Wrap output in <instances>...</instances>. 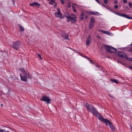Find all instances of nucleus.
Masks as SVG:
<instances>
[{
    "label": "nucleus",
    "mask_w": 132,
    "mask_h": 132,
    "mask_svg": "<svg viewBox=\"0 0 132 132\" xmlns=\"http://www.w3.org/2000/svg\"><path fill=\"white\" fill-rule=\"evenodd\" d=\"M104 2L105 4H107L108 2V0H104Z\"/></svg>",
    "instance_id": "obj_32"
},
{
    "label": "nucleus",
    "mask_w": 132,
    "mask_h": 132,
    "mask_svg": "<svg viewBox=\"0 0 132 132\" xmlns=\"http://www.w3.org/2000/svg\"><path fill=\"white\" fill-rule=\"evenodd\" d=\"M123 14H121L120 16H123Z\"/></svg>",
    "instance_id": "obj_48"
},
{
    "label": "nucleus",
    "mask_w": 132,
    "mask_h": 132,
    "mask_svg": "<svg viewBox=\"0 0 132 132\" xmlns=\"http://www.w3.org/2000/svg\"><path fill=\"white\" fill-rule=\"evenodd\" d=\"M98 38H100V36H99Z\"/></svg>",
    "instance_id": "obj_53"
},
{
    "label": "nucleus",
    "mask_w": 132,
    "mask_h": 132,
    "mask_svg": "<svg viewBox=\"0 0 132 132\" xmlns=\"http://www.w3.org/2000/svg\"><path fill=\"white\" fill-rule=\"evenodd\" d=\"M55 17L61 19H62L64 18V16L61 13L60 9L59 8L57 9V12L55 13Z\"/></svg>",
    "instance_id": "obj_3"
},
{
    "label": "nucleus",
    "mask_w": 132,
    "mask_h": 132,
    "mask_svg": "<svg viewBox=\"0 0 132 132\" xmlns=\"http://www.w3.org/2000/svg\"><path fill=\"white\" fill-rule=\"evenodd\" d=\"M104 122L106 125H108V124L109 125H110L111 123L109 120L106 119H105Z\"/></svg>",
    "instance_id": "obj_13"
},
{
    "label": "nucleus",
    "mask_w": 132,
    "mask_h": 132,
    "mask_svg": "<svg viewBox=\"0 0 132 132\" xmlns=\"http://www.w3.org/2000/svg\"><path fill=\"white\" fill-rule=\"evenodd\" d=\"M84 13L82 12L81 13L80 15V18L81 20H83L84 19Z\"/></svg>",
    "instance_id": "obj_17"
},
{
    "label": "nucleus",
    "mask_w": 132,
    "mask_h": 132,
    "mask_svg": "<svg viewBox=\"0 0 132 132\" xmlns=\"http://www.w3.org/2000/svg\"><path fill=\"white\" fill-rule=\"evenodd\" d=\"M62 36L63 37H64L65 39H68L69 40V38H68V36L67 35H62Z\"/></svg>",
    "instance_id": "obj_20"
},
{
    "label": "nucleus",
    "mask_w": 132,
    "mask_h": 132,
    "mask_svg": "<svg viewBox=\"0 0 132 132\" xmlns=\"http://www.w3.org/2000/svg\"><path fill=\"white\" fill-rule=\"evenodd\" d=\"M68 7H70V5H69Z\"/></svg>",
    "instance_id": "obj_50"
},
{
    "label": "nucleus",
    "mask_w": 132,
    "mask_h": 132,
    "mask_svg": "<svg viewBox=\"0 0 132 132\" xmlns=\"http://www.w3.org/2000/svg\"><path fill=\"white\" fill-rule=\"evenodd\" d=\"M114 13L116 14L117 15H119L120 16V14H120V13H116V12H114Z\"/></svg>",
    "instance_id": "obj_35"
},
{
    "label": "nucleus",
    "mask_w": 132,
    "mask_h": 132,
    "mask_svg": "<svg viewBox=\"0 0 132 132\" xmlns=\"http://www.w3.org/2000/svg\"><path fill=\"white\" fill-rule=\"evenodd\" d=\"M102 5L104 7H106L105 6L103 3H102Z\"/></svg>",
    "instance_id": "obj_46"
},
{
    "label": "nucleus",
    "mask_w": 132,
    "mask_h": 132,
    "mask_svg": "<svg viewBox=\"0 0 132 132\" xmlns=\"http://www.w3.org/2000/svg\"><path fill=\"white\" fill-rule=\"evenodd\" d=\"M20 75L21 81H27V78L26 75H23L22 76L20 73Z\"/></svg>",
    "instance_id": "obj_9"
},
{
    "label": "nucleus",
    "mask_w": 132,
    "mask_h": 132,
    "mask_svg": "<svg viewBox=\"0 0 132 132\" xmlns=\"http://www.w3.org/2000/svg\"><path fill=\"white\" fill-rule=\"evenodd\" d=\"M72 7L73 10V11H74V12H76V8L75 7H74L73 6H72Z\"/></svg>",
    "instance_id": "obj_28"
},
{
    "label": "nucleus",
    "mask_w": 132,
    "mask_h": 132,
    "mask_svg": "<svg viewBox=\"0 0 132 132\" xmlns=\"http://www.w3.org/2000/svg\"><path fill=\"white\" fill-rule=\"evenodd\" d=\"M129 6L130 7H131L132 6V4L130 2L129 4Z\"/></svg>",
    "instance_id": "obj_36"
},
{
    "label": "nucleus",
    "mask_w": 132,
    "mask_h": 132,
    "mask_svg": "<svg viewBox=\"0 0 132 132\" xmlns=\"http://www.w3.org/2000/svg\"><path fill=\"white\" fill-rule=\"evenodd\" d=\"M85 106L87 111L90 112L93 115L97 112L96 109L92 105L89 104L88 103H86Z\"/></svg>",
    "instance_id": "obj_1"
},
{
    "label": "nucleus",
    "mask_w": 132,
    "mask_h": 132,
    "mask_svg": "<svg viewBox=\"0 0 132 132\" xmlns=\"http://www.w3.org/2000/svg\"><path fill=\"white\" fill-rule=\"evenodd\" d=\"M21 44V42L19 40H17L13 42L11 46L14 49L18 50L19 49Z\"/></svg>",
    "instance_id": "obj_2"
},
{
    "label": "nucleus",
    "mask_w": 132,
    "mask_h": 132,
    "mask_svg": "<svg viewBox=\"0 0 132 132\" xmlns=\"http://www.w3.org/2000/svg\"><path fill=\"white\" fill-rule=\"evenodd\" d=\"M87 18V16H86V17H85V18Z\"/></svg>",
    "instance_id": "obj_52"
},
{
    "label": "nucleus",
    "mask_w": 132,
    "mask_h": 132,
    "mask_svg": "<svg viewBox=\"0 0 132 132\" xmlns=\"http://www.w3.org/2000/svg\"><path fill=\"white\" fill-rule=\"evenodd\" d=\"M40 100L46 102L47 104H49L50 103V101H51V100L50 99L48 96H44L40 99Z\"/></svg>",
    "instance_id": "obj_5"
},
{
    "label": "nucleus",
    "mask_w": 132,
    "mask_h": 132,
    "mask_svg": "<svg viewBox=\"0 0 132 132\" xmlns=\"http://www.w3.org/2000/svg\"><path fill=\"white\" fill-rule=\"evenodd\" d=\"M95 67L96 68H97V67H98V68H99V67L98 66V65H95Z\"/></svg>",
    "instance_id": "obj_45"
},
{
    "label": "nucleus",
    "mask_w": 132,
    "mask_h": 132,
    "mask_svg": "<svg viewBox=\"0 0 132 132\" xmlns=\"http://www.w3.org/2000/svg\"><path fill=\"white\" fill-rule=\"evenodd\" d=\"M85 57L86 58V59H88V60H89L90 61V62H91L92 63H94L93 62H92L91 60H89V58L88 57H87L86 56H84V57Z\"/></svg>",
    "instance_id": "obj_29"
},
{
    "label": "nucleus",
    "mask_w": 132,
    "mask_h": 132,
    "mask_svg": "<svg viewBox=\"0 0 132 132\" xmlns=\"http://www.w3.org/2000/svg\"><path fill=\"white\" fill-rule=\"evenodd\" d=\"M109 125L110 126V128H111V129L113 130H115L113 126L112 125V123H111L110 125Z\"/></svg>",
    "instance_id": "obj_21"
},
{
    "label": "nucleus",
    "mask_w": 132,
    "mask_h": 132,
    "mask_svg": "<svg viewBox=\"0 0 132 132\" xmlns=\"http://www.w3.org/2000/svg\"><path fill=\"white\" fill-rule=\"evenodd\" d=\"M128 60H130V61H132V58H129Z\"/></svg>",
    "instance_id": "obj_44"
},
{
    "label": "nucleus",
    "mask_w": 132,
    "mask_h": 132,
    "mask_svg": "<svg viewBox=\"0 0 132 132\" xmlns=\"http://www.w3.org/2000/svg\"><path fill=\"white\" fill-rule=\"evenodd\" d=\"M114 3L116 4L117 3V0L115 1L114 2Z\"/></svg>",
    "instance_id": "obj_43"
},
{
    "label": "nucleus",
    "mask_w": 132,
    "mask_h": 132,
    "mask_svg": "<svg viewBox=\"0 0 132 132\" xmlns=\"http://www.w3.org/2000/svg\"><path fill=\"white\" fill-rule=\"evenodd\" d=\"M19 70L21 72L23 75H27V72L26 71L24 68H21L19 69Z\"/></svg>",
    "instance_id": "obj_10"
},
{
    "label": "nucleus",
    "mask_w": 132,
    "mask_h": 132,
    "mask_svg": "<svg viewBox=\"0 0 132 132\" xmlns=\"http://www.w3.org/2000/svg\"><path fill=\"white\" fill-rule=\"evenodd\" d=\"M101 32L104 33V34H108V32L107 31H105L103 30H101L100 31Z\"/></svg>",
    "instance_id": "obj_23"
},
{
    "label": "nucleus",
    "mask_w": 132,
    "mask_h": 132,
    "mask_svg": "<svg viewBox=\"0 0 132 132\" xmlns=\"http://www.w3.org/2000/svg\"><path fill=\"white\" fill-rule=\"evenodd\" d=\"M4 132H9V130H7L6 131H5Z\"/></svg>",
    "instance_id": "obj_47"
},
{
    "label": "nucleus",
    "mask_w": 132,
    "mask_h": 132,
    "mask_svg": "<svg viewBox=\"0 0 132 132\" xmlns=\"http://www.w3.org/2000/svg\"><path fill=\"white\" fill-rule=\"evenodd\" d=\"M40 57V59H42V58L41 57V55L40 54H37Z\"/></svg>",
    "instance_id": "obj_37"
},
{
    "label": "nucleus",
    "mask_w": 132,
    "mask_h": 132,
    "mask_svg": "<svg viewBox=\"0 0 132 132\" xmlns=\"http://www.w3.org/2000/svg\"><path fill=\"white\" fill-rule=\"evenodd\" d=\"M5 131V130H3L2 129L0 128V132H3V131Z\"/></svg>",
    "instance_id": "obj_33"
},
{
    "label": "nucleus",
    "mask_w": 132,
    "mask_h": 132,
    "mask_svg": "<svg viewBox=\"0 0 132 132\" xmlns=\"http://www.w3.org/2000/svg\"><path fill=\"white\" fill-rule=\"evenodd\" d=\"M78 53H79V54L80 55V53L79 52Z\"/></svg>",
    "instance_id": "obj_51"
},
{
    "label": "nucleus",
    "mask_w": 132,
    "mask_h": 132,
    "mask_svg": "<svg viewBox=\"0 0 132 132\" xmlns=\"http://www.w3.org/2000/svg\"><path fill=\"white\" fill-rule=\"evenodd\" d=\"M128 51L129 52H132V46L129 47V49Z\"/></svg>",
    "instance_id": "obj_27"
},
{
    "label": "nucleus",
    "mask_w": 132,
    "mask_h": 132,
    "mask_svg": "<svg viewBox=\"0 0 132 132\" xmlns=\"http://www.w3.org/2000/svg\"><path fill=\"white\" fill-rule=\"evenodd\" d=\"M131 129L132 130V128H131Z\"/></svg>",
    "instance_id": "obj_54"
},
{
    "label": "nucleus",
    "mask_w": 132,
    "mask_h": 132,
    "mask_svg": "<svg viewBox=\"0 0 132 132\" xmlns=\"http://www.w3.org/2000/svg\"><path fill=\"white\" fill-rule=\"evenodd\" d=\"M107 9H108L111 12H113V11H112V10L111 9H109V8H108V7H107Z\"/></svg>",
    "instance_id": "obj_38"
},
{
    "label": "nucleus",
    "mask_w": 132,
    "mask_h": 132,
    "mask_svg": "<svg viewBox=\"0 0 132 132\" xmlns=\"http://www.w3.org/2000/svg\"><path fill=\"white\" fill-rule=\"evenodd\" d=\"M123 17H124L125 18H127L128 19H132V17H129L127 15H126L125 14H123Z\"/></svg>",
    "instance_id": "obj_18"
},
{
    "label": "nucleus",
    "mask_w": 132,
    "mask_h": 132,
    "mask_svg": "<svg viewBox=\"0 0 132 132\" xmlns=\"http://www.w3.org/2000/svg\"><path fill=\"white\" fill-rule=\"evenodd\" d=\"M118 55L120 57L122 58H125L128 60L130 61V60H129L128 59H129L131 58L128 57L126 54L125 53H124L123 52H119L118 53Z\"/></svg>",
    "instance_id": "obj_6"
},
{
    "label": "nucleus",
    "mask_w": 132,
    "mask_h": 132,
    "mask_svg": "<svg viewBox=\"0 0 132 132\" xmlns=\"http://www.w3.org/2000/svg\"><path fill=\"white\" fill-rule=\"evenodd\" d=\"M64 15L67 18V21L68 22L70 21V18L71 17L69 14L67 12H65L64 13Z\"/></svg>",
    "instance_id": "obj_11"
},
{
    "label": "nucleus",
    "mask_w": 132,
    "mask_h": 132,
    "mask_svg": "<svg viewBox=\"0 0 132 132\" xmlns=\"http://www.w3.org/2000/svg\"><path fill=\"white\" fill-rule=\"evenodd\" d=\"M29 5L30 6H31L32 7L36 6L38 8L39 7L40 5V4L36 2H34L31 3L29 4Z\"/></svg>",
    "instance_id": "obj_8"
},
{
    "label": "nucleus",
    "mask_w": 132,
    "mask_h": 132,
    "mask_svg": "<svg viewBox=\"0 0 132 132\" xmlns=\"http://www.w3.org/2000/svg\"><path fill=\"white\" fill-rule=\"evenodd\" d=\"M20 30L22 31H23L24 30V27L21 25H20Z\"/></svg>",
    "instance_id": "obj_25"
},
{
    "label": "nucleus",
    "mask_w": 132,
    "mask_h": 132,
    "mask_svg": "<svg viewBox=\"0 0 132 132\" xmlns=\"http://www.w3.org/2000/svg\"><path fill=\"white\" fill-rule=\"evenodd\" d=\"M61 3L62 4H64V2L63 0H60Z\"/></svg>",
    "instance_id": "obj_31"
},
{
    "label": "nucleus",
    "mask_w": 132,
    "mask_h": 132,
    "mask_svg": "<svg viewBox=\"0 0 132 132\" xmlns=\"http://www.w3.org/2000/svg\"><path fill=\"white\" fill-rule=\"evenodd\" d=\"M90 14L92 15H99V13L97 12H91Z\"/></svg>",
    "instance_id": "obj_15"
},
{
    "label": "nucleus",
    "mask_w": 132,
    "mask_h": 132,
    "mask_svg": "<svg viewBox=\"0 0 132 132\" xmlns=\"http://www.w3.org/2000/svg\"><path fill=\"white\" fill-rule=\"evenodd\" d=\"M129 67L132 70V66H129Z\"/></svg>",
    "instance_id": "obj_42"
},
{
    "label": "nucleus",
    "mask_w": 132,
    "mask_h": 132,
    "mask_svg": "<svg viewBox=\"0 0 132 132\" xmlns=\"http://www.w3.org/2000/svg\"><path fill=\"white\" fill-rule=\"evenodd\" d=\"M70 17H74L75 18H76V16L73 13H72L71 14V16H70Z\"/></svg>",
    "instance_id": "obj_30"
},
{
    "label": "nucleus",
    "mask_w": 132,
    "mask_h": 132,
    "mask_svg": "<svg viewBox=\"0 0 132 132\" xmlns=\"http://www.w3.org/2000/svg\"><path fill=\"white\" fill-rule=\"evenodd\" d=\"M104 47L106 48V50L112 53H114L117 51V49L107 45H104Z\"/></svg>",
    "instance_id": "obj_4"
},
{
    "label": "nucleus",
    "mask_w": 132,
    "mask_h": 132,
    "mask_svg": "<svg viewBox=\"0 0 132 132\" xmlns=\"http://www.w3.org/2000/svg\"><path fill=\"white\" fill-rule=\"evenodd\" d=\"M96 117H97L98 119L101 121L104 122L105 119H104L103 117L97 111L94 114Z\"/></svg>",
    "instance_id": "obj_7"
},
{
    "label": "nucleus",
    "mask_w": 132,
    "mask_h": 132,
    "mask_svg": "<svg viewBox=\"0 0 132 132\" xmlns=\"http://www.w3.org/2000/svg\"><path fill=\"white\" fill-rule=\"evenodd\" d=\"M27 75H26L27 77H28V78L31 79L32 78V77L31 75L27 71Z\"/></svg>",
    "instance_id": "obj_19"
},
{
    "label": "nucleus",
    "mask_w": 132,
    "mask_h": 132,
    "mask_svg": "<svg viewBox=\"0 0 132 132\" xmlns=\"http://www.w3.org/2000/svg\"><path fill=\"white\" fill-rule=\"evenodd\" d=\"M94 18H92L90 21V23H94Z\"/></svg>",
    "instance_id": "obj_24"
},
{
    "label": "nucleus",
    "mask_w": 132,
    "mask_h": 132,
    "mask_svg": "<svg viewBox=\"0 0 132 132\" xmlns=\"http://www.w3.org/2000/svg\"><path fill=\"white\" fill-rule=\"evenodd\" d=\"M70 21L71 20V22L72 23H75L76 21V18H75L74 17H71Z\"/></svg>",
    "instance_id": "obj_14"
},
{
    "label": "nucleus",
    "mask_w": 132,
    "mask_h": 132,
    "mask_svg": "<svg viewBox=\"0 0 132 132\" xmlns=\"http://www.w3.org/2000/svg\"><path fill=\"white\" fill-rule=\"evenodd\" d=\"M110 80L116 84H118L119 83L118 81L116 79H111Z\"/></svg>",
    "instance_id": "obj_16"
},
{
    "label": "nucleus",
    "mask_w": 132,
    "mask_h": 132,
    "mask_svg": "<svg viewBox=\"0 0 132 132\" xmlns=\"http://www.w3.org/2000/svg\"><path fill=\"white\" fill-rule=\"evenodd\" d=\"M1 105L2 106H3V104H1Z\"/></svg>",
    "instance_id": "obj_49"
},
{
    "label": "nucleus",
    "mask_w": 132,
    "mask_h": 132,
    "mask_svg": "<svg viewBox=\"0 0 132 132\" xmlns=\"http://www.w3.org/2000/svg\"><path fill=\"white\" fill-rule=\"evenodd\" d=\"M123 2L124 3H127V0H123Z\"/></svg>",
    "instance_id": "obj_34"
},
{
    "label": "nucleus",
    "mask_w": 132,
    "mask_h": 132,
    "mask_svg": "<svg viewBox=\"0 0 132 132\" xmlns=\"http://www.w3.org/2000/svg\"><path fill=\"white\" fill-rule=\"evenodd\" d=\"M55 2V1L54 0H50V1L49 3V4L51 5H53Z\"/></svg>",
    "instance_id": "obj_22"
},
{
    "label": "nucleus",
    "mask_w": 132,
    "mask_h": 132,
    "mask_svg": "<svg viewBox=\"0 0 132 132\" xmlns=\"http://www.w3.org/2000/svg\"><path fill=\"white\" fill-rule=\"evenodd\" d=\"M114 7L115 9H117L118 8V6L117 5L115 6H114Z\"/></svg>",
    "instance_id": "obj_39"
},
{
    "label": "nucleus",
    "mask_w": 132,
    "mask_h": 132,
    "mask_svg": "<svg viewBox=\"0 0 132 132\" xmlns=\"http://www.w3.org/2000/svg\"><path fill=\"white\" fill-rule=\"evenodd\" d=\"M91 36L89 35L87 39L86 42V45L87 46H88L89 45V44H90L91 41Z\"/></svg>",
    "instance_id": "obj_12"
},
{
    "label": "nucleus",
    "mask_w": 132,
    "mask_h": 132,
    "mask_svg": "<svg viewBox=\"0 0 132 132\" xmlns=\"http://www.w3.org/2000/svg\"><path fill=\"white\" fill-rule=\"evenodd\" d=\"M93 24L94 23H90L89 26L90 29H91L92 28L93 25Z\"/></svg>",
    "instance_id": "obj_26"
},
{
    "label": "nucleus",
    "mask_w": 132,
    "mask_h": 132,
    "mask_svg": "<svg viewBox=\"0 0 132 132\" xmlns=\"http://www.w3.org/2000/svg\"><path fill=\"white\" fill-rule=\"evenodd\" d=\"M98 3L100 4V3L99 2V1L98 0H95Z\"/></svg>",
    "instance_id": "obj_40"
},
{
    "label": "nucleus",
    "mask_w": 132,
    "mask_h": 132,
    "mask_svg": "<svg viewBox=\"0 0 132 132\" xmlns=\"http://www.w3.org/2000/svg\"><path fill=\"white\" fill-rule=\"evenodd\" d=\"M15 0H12V2H13V4H14L15 3Z\"/></svg>",
    "instance_id": "obj_41"
}]
</instances>
